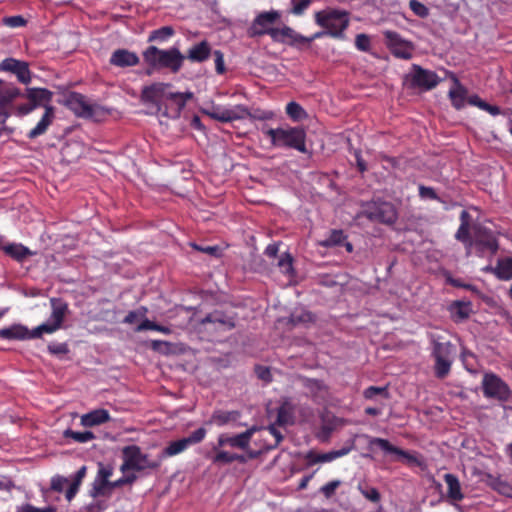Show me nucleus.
<instances>
[{"mask_svg":"<svg viewBox=\"0 0 512 512\" xmlns=\"http://www.w3.org/2000/svg\"><path fill=\"white\" fill-rule=\"evenodd\" d=\"M13 100L14 98H0V124H4L12 115L25 116L40 110L42 111L41 119L36 127L28 131L27 138L37 139L44 135L55 119L54 107L47 103L50 99L29 98V102L21 105L14 104Z\"/></svg>","mask_w":512,"mask_h":512,"instance_id":"1","label":"nucleus"},{"mask_svg":"<svg viewBox=\"0 0 512 512\" xmlns=\"http://www.w3.org/2000/svg\"><path fill=\"white\" fill-rule=\"evenodd\" d=\"M443 73L444 77H441L432 70L425 69L418 64H412L410 72L406 75V82L412 88H417L422 92L435 88L441 82H448L447 96H465L466 91L455 75L448 71H443Z\"/></svg>","mask_w":512,"mask_h":512,"instance_id":"2","label":"nucleus"},{"mask_svg":"<svg viewBox=\"0 0 512 512\" xmlns=\"http://www.w3.org/2000/svg\"><path fill=\"white\" fill-rule=\"evenodd\" d=\"M142 56L145 64L150 69H169L173 73L180 71L185 59V56L176 47L163 50L153 45L147 47Z\"/></svg>","mask_w":512,"mask_h":512,"instance_id":"3","label":"nucleus"},{"mask_svg":"<svg viewBox=\"0 0 512 512\" xmlns=\"http://www.w3.org/2000/svg\"><path fill=\"white\" fill-rule=\"evenodd\" d=\"M262 133L269 137L271 145L278 148L294 149L306 153V132L303 127H278L262 129Z\"/></svg>","mask_w":512,"mask_h":512,"instance_id":"4","label":"nucleus"},{"mask_svg":"<svg viewBox=\"0 0 512 512\" xmlns=\"http://www.w3.org/2000/svg\"><path fill=\"white\" fill-rule=\"evenodd\" d=\"M432 357L434 359V376L443 380L449 375L455 355V346L449 341H440L438 337L430 336Z\"/></svg>","mask_w":512,"mask_h":512,"instance_id":"5","label":"nucleus"},{"mask_svg":"<svg viewBox=\"0 0 512 512\" xmlns=\"http://www.w3.org/2000/svg\"><path fill=\"white\" fill-rule=\"evenodd\" d=\"M315 23L333 38H342L349 25V14L344 10L326 8L314 15Z\"/></svg>","mask_w":512,"mask_h":512,"instance_id":"6","label":"nucleus"},{"mask_svg":"<svg viewBox=\"0 0 512 512\" xmlns=\"http://www.w3.org/2000/svg\"><path fill=\"white\" fill-rule=\"evenodd\" d=\"M206 114L211 116L212 119H216L222 123H230L240 119L252 118V119H270L271 113L269 111H262L256 109L250 111L246 106L236 105L232 108H225L220 106H212L207 109Z\"/></svg>","mask_w":512,"mask_h":512,"instance_id":"7","label":"nucleus"},{"mask_svg":"<svg viewBox=\"0 0 512 512\" xmlns=\"http://www.w3.org/2000/svg\"><path fill=\"white\" fill-rule=\"evenodd\" d=\"M122 465L120 470L122 473L127 471L141 472L146 469L157 470L161 467V459L151 460L147 454H143L141 447L138 445H130L122 448Z\"/></svg>","mask_w":512,"mask_h":512,"instance_id":"8","label":"nucleus"},{"mask_svg":"<svg viewBox=\"0 0 512 512\" xmlns=\"http://www.w3.org/2000/svg\"><path fill=\"white\" fill-rule=\"evenodd\" d=\"M186 98H140L142 112L148 115L162 114L168 118H177L186 105Z\"/></svg>","mask_w":512,"mask_h":512,"instance_id":"9","label":"nucleus"},{"mask_svg":"<svg viewBox=\"0 0 512 512\" xmlns=\"http://www.w3.org/2000/svg\"><path fill=\"white\" fill-rule=\"evenodd\" d=\"M63 104L66 105L74 115L82 119L99 121L106 117L109 112L107 108L96 103H92L86 98H66L64 99Z\"/></svg>","mask_w":512,"mask_h":512,"instance_id":"10","label":"nucleus"},{"mask_svg":"<svg viewBox=\"0 0 512 512\" xmlns=\"http://www.w3.org/2000/svg\"><path fill=\"white\" fill-rule=\"evenodd\" d=\"M483 396L488 399H496L499 402H507L512 396V390L508 384L492 372L483 375Z\"/></svg>","mask_w":512,"mask_h":512,"instance_id":"11","label":"nucleus"},{"mask_svg":"<svg viewBox=\"0 0 512 512\" xmlns=\"http://www.w3.org/2000/svg\"><path fill=\"white\" fill-rule=\"evenodd\" d=\"M280 18L281 13L277 10L259 13L247 29V35L250 38L269 35L271 39H273L275 31L278 29L274 28L273 25L279 21Z\"/></svg>","mask_w":512,"mask_h":512,"instance_id":"12","label":"nucleus"},{"mask_svg":"<svg viewBox=\"0 0 512 512\" xmlns=\"http://www.w3.org/2000/svg\"><path fill=\"white\" fill-rule=\"evenodd\" d=\"M86 475L87 466H81V468L77 470L76 474L73 475L71 482H69L68 478L61 475L53 476L51 479V490L57 493H62L64 491V486L69 484L66 492H64V497H66L68 503H71L77 495Z\"/></svg>","mask_w":512,"mask_h":512,"instance_id":"13","label":"nucleus"},{"mask_svg":"<svg viewBox=\"0 0 512 512\" xmlns=\"http://www.w3.org/2000/svg\"><path fill=\"white\" fill-rule=\"evenodd\" d=\"M52 313L49 320L34 328L36 335L53 334L62 327L64 318L68 313V304L60 299H51Z\"/></svg>","mask_w":512,"mask_h":512,"instance_id":"14","label":"nucleus"},{"mask_svg":"<svg viewBox=\"0 0 512 512\" xmlns=\"http://www.w3.org/2000/svg\"><path fill=\"white\" fill-rule=\"evenodd\" d=\"M385 45L391 54L399 59L409 60L413 57L414 45L412 42L405 40L395 31H383Z\"/></svg>","mask_w":512,"mask_h":512,"instance_id":"15","label":"nucleus"},{"mask_svg":"<svg viewBox=\"0 0 512 512\" xmlns=\"http://www.w3.org/2000/svg\"><path fill=\"white\" fill-rule=\"evenodd\" d=\"M206 433V429L200 427L189 436L168 443L167 447L162 450L160 455L161 459L172 457L185 452L188 447L202 442L206 437Z\"/></svg>","mask_w":512,"mask_h":512,"instance_id":"16","label":"nucleus"},{"mask_svg":"<svg viewBox=\"0 0 512 512\" xmlns=\"http://www.w3.org/2000/svg\"><path fill=\"white\" fill-rule=\"evenodd\" d=\"M366 219L372 222L393 224L398 219L395 207L389 202L373 203L363 211Z\"/></svg>","mask_w":512,"mask_h":512,"instance_id":"17","label":"nucleus"},{"mask_svg":"<svg viewBox=\"0 0 512 512\" xmlns=\"http://www.w3.org/2000/svg\"><path fill=\"white\" fill-rule=\"evenodd\" d=\"M476 247L479 254L489 252L494 254L498 250V242L492 231L481 225L473 226L472 247Z\"/></svg>","mask_w":512,"mask_h":512,"instance_id":"18","label":"nucleus"},{"mask_svg":"<svg viewBox=\"0 0 512 512\" xmlns=\"http://www.w3.org/2000/svg\"><path fill=\"white\" fill-rule=\"evenodd\" d=\"M0 70L14 74L22 84L27 85L31 81V71L25 61L12 57L5 58L0 62Z\"/></svg>","mask_w":512,"mask_h":512,"instance_id":"19","label":"nucleus"},{"mask_svg":"<svg viewBox=\"0 0 512 512\" xmlns=\"http://www.w3.org/2000/svg\"><path fill=\"white\" fill-rule=\"evenodd\" d=\"M369 446H376L383 450L385 453L396 455L405 461H407L408 464L412 465H419V459L413 455L407 452L404 449H400L399 447L392 445L388 440L385 438H370L369 439Z\"/></svg>","mask_w":512,"mask_h":512,"instance_id":"20","label":"nucleus"},{"mask_svg":"<svg viewBox=\"0 0 512 512\" xmlns=\"http://www.w3.org/2000/svg\"><path fill=\"white\" fill-rule=\"evenodd\" d=\"M444 483L447 484V494L446 501L450 506L456 508L457 511L461 512L460 502L464 499L463 490H461V485L457 475L454 474H444L443 476Z\"/></svg>","mask_w":512,"mask_h":512,"instance_id":"21","label":"nucleus"},{"mask_svg":"<svg viewBox=\"0 0 512 512\" xmlns=\"http://www.w3.org/2000/svg\"><path fill=\"white\" fill-rule=\"evenodd\" d=\"M43 335H36L34 328L29 330L22 324H13L8 328L0 329V338L8 341H24L41 338Z\"/></svg>","mask_w":512,"mask_h":512,"instance_id":"22","label":"nucleus"},{"mask_svg":"<svg viewBox=\"0 0 512 512\" xmlns=\"http://www.w3.org/2000/svg\"><path fill=\"white\" fill-rule=\"evenodd\" d=\"M352 449V446H345L340 450H331L327 453H318L314 450H309L308 453L305 454L304 458L308 466H314L316 463H330L339 459L349 454Z\"/></svg>","mask_w":512,"mask_h":512,"instance_id":"23","label":"nucleus"},{"mask_svg":"<svg viewBox=\"0 0 512 512\" xmlns=\"http://www.w3.org/2000/svg\"><path fill=\"white\" fill-rule=\"evenodd\" d=\"M272 40L274 42L300 48L302 46H305L306 36L299 34L289 26H284L282 28H278L275 31Z\"/></svg>","mask_w":512,"mask_h":512,"instance_id":"24","label":"nucleus"},{"mask_svg":"<svg viewBox=\"0 0 512 512\" xmlns=\"http://www.w3.org/2000/svg\"><path fill=\"white\" fill-rule=\"evenodd\" d=\"M254 431L255 429L251 428L241 434H236L235 436L221 434L219 435V438H217V447L231 446L240 449H246L250 443Z\"/></svg>","mask_w":512,"mask_h":512,"instance_id":"25","label":"nucleus"},{"mask_svg":"<svg viewBox=\"0 0 512 512\" xmlns=\"http://www.w3.org/2000/svg\"><path fill=\"white\" fill-rule=\"evenodd\" d=\"M109 62L112 66L126 68L138 65L140 59L135 52L120 48L111 54Z\"/></svg>","mask_w":512,"mask_h":512,"instance_id":"26","label":"nucleus"},{"mask_svg":"<svg viewBox=\"0 0 512 512\" xmlns=\"http://www.w3.org/2000/svg\"><path fill=\"white\" fill-rule=\"evenodd\" d=\"M460 225L458 227L457 233H456V239L459 240L461 243H463L464 246H466L467 255L470 254V250L472 249V238L470 236V214L467 210H463L462 213H460L459 216Z\"/></svg>","mask_w":512,"mask_h":512,"instance_id":"27","label":"nucleus"},{"mask_svg":"<svg viewBox=\"0 0 512 512\" xmlns=\"http://www.w3.org/2000/svg\"><path fill=\"white\" fill-rule=\"evenodd\" d=\"M141 96H193L191 92H174L172 91V85L169 83H153L150 86H146Z\"/></svg>","mask_w":512,"mask_h":512,"instance_id":"28","label":"nucleus"},{"mask_svg":"<svg viewBox=\"0 0 512 512\" xmlns=\"http://www.w3.org/2000/svg\"><path fill=\"white\" fill-rule=\"evenodd\" d=\"M111 420V415L106 409H96L82 415L81 424L83 427H94Z\"/></svg>","mask_w":512,"mask_h":512,"instance_id":"29","label":"nucleus"},{"mask_svg":"<svg viewBox=\"0 0 512 512\" xmlns=\"http://www.w3.org/2000/svg\"><path fill=\"white\" fill-rule=\"evenodd\" d=\"M295 405L290 398H284L278 408V416H276V424L285 426L294 423Z\"/></svg>","mask_w":512,"mask_h":512,"instance_id":"30","label":"nucleus"},{"mask_svg":"<svg viewBox=\"0 0 512 512\" xmlns=\"http://www.w3.org/2000/svg\"><path fill=\"white\" fill-rule=\"evenodd\" d=\"M211 55V47L210 44L204 40L200 43L192 46L187 53V58L192 62H204Z\"/></svg>","mask_w":512,"mask_h":512,"instance_id":"31","label":"nucleus"},{"mask_svg":"<svg viewBox=\"0 0 512 512\" xmlns=\"http://www.w3.org/2000/svg\"><path fill=\"white\" fill-rule=\"evenodd\" d=\"M491 271L498 280L510 281L512 279V257L499 258Z\"/></svg>","mask_w":512,"mask_h":512,"instance_id":"32","label":"nucleus"},{"mask_svg":"<svg viewBox=\"0 0 512 512\" xmlns=\"http://www.w3.org/2000/svg\"><path fill=\"white\" fill-rule=\"evenodd\" d=\"M4 254L12 257L14 261L23 262L29 256H32V251L20 243H9L3 247Z\"/></svg>","mask_w":512,"mask_h":512,"instance_id":"33","label":"nucleus"},{"mask_svg":"<svg viewBox=\"0 0 512 512\" xmlns=\"http://www.w3.org/2000/svg\"><path fill=\"white\" fill-rule=\"evenodd\" d=\"M449 313L455 321H464L472 313V304L464 301H454L449 305Z\"/></svg>","mask_w":512,"mask_h":512,"instance_id":"34","label":"nucleus"},{"mask_svg":"<svg viewBox=\"0 0 512 512\" xmlns=\"http://www.w3.org/2000/svg\"><path fill=\"white\" fill-rule=\"evenodd\" d=\"M201 324L217 325L219 328H222V330H232L235 327L233 320L225 317V315L220 312H213L206 315L205 318L201 320Z\"/></svg>","mask_w":512,"mask_h":512,"instance_id":"35","label":"nucleus"},{"mask_svg":"<svg viewBox=\"0 0 512 512\" xmlns=\"http://www.w3.org/2000/svg\"><path fill=\"white\" fill-rule=\"evenodd\" d=\"M116 488L112 486V482L109 480H98L94 479L92 483V488L90 490V496L93 499H97L100 497H110L112 491Z\"/></svg>","mask_w":512,"mask_h":512,"instance_id":"36","label":"nucleus"},{"mask_svg":"<svg viewBox=\"0 0 512 512\" xmlns=\"http://www.w3.org/2000/svg\"><path fill=\"white\" fill-rule=\"evenodd\" d=\"M239 417L240 413L235 410H216L211 414L209 423H215L216 426L222 427L227 423L235 422Z\"/></svg>","mask_w":512,"mask_h":512,"instance_id":"37","label":"nucleus"},{"mask_svg":"<svg viewBox=\"0 0 512 512\" xmlns=\"http://www.w3.org/2000/svg\"><path fill=\"white\" fill-rule=\"evenodd\" d=\"M214 464H229L235 461L245 463V458L240 454H232L225 450H219L211 458Z\"/></svg>","mask_w":512,"mask_h":512,"instance_id":"38","label":"nucleus"},{"mask_svg":"<svg viewBox=\"0 0 512 512\" xmlns=\"http://www.w3.org/2000/svg\"><path fill=\"white\" fill-rule=\"evenodd\" d=\"M174 34L175 30L172 26H163L150 32L148 42L164 43L174 36Z\"/></svg>","mask_w":512,"mask_h":512,"instance_id":"39","label":"nucleus"},{"mask_svg":"<svg viewBox=\"0 0 512 512\" xmlns=\"http://www.w3.org/2000/svg\"><path fill=\"white\" fill-rule=\"evenodd\" d=\"M63 437L66 439H70L76 443H88L95 438L94 434L89 430L81 432L74 431L71 429L64 430Z\"/></svg>","mask_w":512,"mask_h":512,"instance_id":"40","label":"nucleus"},{"mask_svg":"<svg viewBox=\"0 0 512 512\" xmlns=\"http://www.w3.org/2000/svg\"><path fill=\"white\" fill-rule=\"evenodd\" d=\"M468 105L486 111L491 116H498L500 114L498 106L489 104L482 98H468Z\"/></svg>","mask_w":512,"mask_h":512,"instance_id":"41","label":"nucleus"},{"mask_svg":"<svg viewBox=\"0 0 512 512\" xmlns=\"http://www.w3.org/2000/svg\"><path fill=\"white\" fill-rule=\"evenodd\" d=\"M346 236L343 230L334 229L331 230L329 237L321 241V246L323 247H334V246H342Z\"/></svg>","mask_w":512,"mask_h":512,"instance_id":"42","label":"nucleus"},{"mask_svg":"<svg viewBox=\"0 0 512 512\" xmlns=\"http://www.w3.org/2000/svg\"><path fill=\"white\" fill-rule=\"evenodd\" d=\"M358 491L360 494L363 495V497L372 503H379L380 502V493L379 490L373 486H370L368 484H359Z\"/></svg>","mask_w":512,"mask_h":512,"instance_id":"43","label":"nucleus"},{"mask_svg":"<svg viewBox=\"0 0 512 512\" xmlns=\"http://www.w3.org/2000/svg\"><path fill=\"white\" fill-rule=\"evenodd\" d=\"M286 114L294 121H301L307 117L304 108L295 102H290L286 105Z\"/></svg>","mask_w":512,"mask_h":512,"instance_id":"44","label":"nucleus"},{"mask_svg":"<svg viewBox=\"0 0 512 512\" xmlns=\"http://www.w3.org/2000/svg\"><path fill=\"white\" fill-rule=\"evenodd\" d=\"M278 266L282 274L293 277L294 276V267L292 266V257L290 253H285L281 255Z\"/></svg>","mask_w":512,"mask_h":512,"instance_id":"45","label":"nucleus"},{"mask_svg":"<svg viewBox=\"0 0 512 512\" xmlns=\"http://www.w3.org/2000/svg\"><path fill=\"white\" fill-rule=\"evenodd\" d=\"M363 396L366 399H374L376 396H382L384 398L389 397L388 389L386 387H366L363 392Z\"/></svg>","mask_w":512,"mask_h":512,"instance_id":"46","label":"nucleus"},{"mask_svg":"<svg viewBox=\"0 0 512 512\" xmlns=\"http://www.w3.org/2000/svg\"><path fill=\"white\" fill-rule=\"evenodd\" d=\"M16 512H57V508L52 505L37 508L34 505L27 503L17 506Z\"/></svg>","mask_w":512,"mask_h":512,"instance_id":"47","label":"nucleus"},{"mask_svg":"<svg viewBox=\"0 0 512 512\" xmlns=\"http://www.w3.org/2000/svg\"><path fill=\"white\" fill-rule=\"evenodd\" d=\"M341 485L339 480H333L320 487V493L324 495L325 499H329L335 495L336 489Z\"/></svg>","mask_w":512,"mask_h":512,"instance_id":"48","label":"nucleus"},{"mask_svg":"<svg viewBox=\"0 0 512 512\" xmlns=\"http://www.w3.org/2000/svg\"><path fill=\"white\" fill-rule=\"evenodd\" d=\"M409 7L418 17L425 18L429 15V9L418 0H411L409 2Z\"/></svg>","mask_w":512,"mask_h":512,"instance_id":"49","label":"nucleus"},{"mask_svg":"<svg viewBox=\"0 0 512 512\" xmlns=\"http://www.w3.org/2000/svg\"><path fill=\"white\" fill-rule=\"evenodd\" d=\"M4 25L11 28L23 27L26 25L27 21L21 15L9 16L3 18Z\"/></svg>","mask_w":512,"mask_h":512,"instance_id":"50","label":"nucleus"},{"mask_svg":"<svg viewBox=\"0 0 512 512\" xmlns=\"http://www.w3.org/2000/svg\"><path fill=\"white\" fill-rule=\"evenodd\" d=\"M48 352L54 356H62L69 353V348L66 343H52L48 345Z\"/></svg>","mask_w":512,"mask_h":512,"instance_id":"51","label":"nucleus"},{"mask_svg":"<svg viewBox=\"0 0 512 512\" xmlns=\"http://www.w3.org/2000/svg\"><path fill=\"white\" fill-rule=\"evenodd\" d=\"M370 38L366 34H358L355 39V45L358 50L367 52L370 49Z\"/></svg>","mask_w":512,"mask_h":512,"instance_id":"52","label":"nucleus"},{"mask_svg":"<svg viewBox=\"0 0 512 512\" xmlns=\"http://www.w3.org/2000/svg\"><path fill=\"white\" fill-rule=\"evenodd\" d=\"M214 62H215V70L218 74H224L226 71L224 64V55L220 50H215L213 52Z\"/></svg>","mask_w":512,"mask_h":512,"instance_id":"53","label":"nucleus"},{"mask_svg":"<svg viewBox=\"0 0 512 512\" xmlns=\"http://www.w3.org/2000/svg\"><path fill=\"white\" fill-rule=\"evenodd\" d=\"M113 474L112 466H104L102 463H98V471L96 478L98 480H109Z\"/></svg>","mask_w":512,"mask_h":512,"instance_id":"54","label":"nucleus"},{"mask_svg":"<svg viewBox=\"0 0 512 512\" xmlns=\"http://www.w3.org/2000/svg\"><path fill=\"white\" fill-rule=\"evenodd\" d=\"M0 96H23L21 92L14 87H10L6 82L0 79Z\"/></svg>","mask_w":512,"mask_h":512,"instance_id":"55","label":"nucleus"},{"mask_svg":"<svg viewBox=\"0 0 512 512\" xmlns=\"http://www.w3.org/2000/svg\"><path fill=\"white\" fill-rule=\"evenodd\" d=\"M418 190L422 199L439 200L438 194L431 187L420 185Z\"/></svg>","mask_w":512,"mask_h":512,"instance_id":"56","label":"nucleus"},{"mask_svg":"<svg viewBox=\"0 0 512 512\" xmlns=\"http://www.w3.org/2000/svg\"><path fill=\"white\" fill-rule=\"evenodd\" d=\"M137 480L136 474H127L126 476H123L121 478H118L114 482H112V487L118 488L125 485H131L135 483Z\"/></svg>","mask_w":512,"mask_h":512,"instance_id":"57","label":"nucleus"},{"mask_svg":"<svg viewBox=\"0 0 512 512\" xmlns=\"http://www.w3.org/2000/svg\"><path fill=\"white\" fill-rule=\"evenodd\" d=\"M147 313V308L142 307L141 312L131 311L127 313L125 319H123V323L132 325L134 324L139 317H143Z\"/></svg>","mask_w":512,"mask_h":512,"instance_id":"58","label":"nucleus"},{"mask_svg":"<svg viewBox=\"0 0 512 512\" xmlns=\"http://www.w3.org/2000/svg\"><path fill=\"white\" fill-rule=\"evenodd\" d=\"M311 0H298L294 3L292 13L295 15H302L304 11L309 7Z\"/></svg>","mask_w":512,"mask_h":512,"instance_id":"59","label":"nucleus"},{"mask_svg":"<svg viewBox=\"0 0 512 512\" xmlns=\"http://www.w3.org/2000/svg\"><path fill=\"white\" fill-rule=\"evenodd\" d=\"M268 430H269L270 434L272 436H274V438H275L274 444L268 446V450H271V449H274L277 446H279V444L282 440V434H281L280 430L278 428H276V426L274 424L270 425L268 427Z\"/></svg>","mask_w":512,"mask_h":512,"instance_id":"60","label":"nucleus"},{"mask_svg":"<svg viewBox=\"0 0 512 512\" xmlns=\"http://www.w3.org/2000/svg\"><path fill=\"white\" fill-rule=\"evenodd\" d=\"M312 320V315L310 312H303L300 315H296L295 313L291 314L290 321L293 324L309 322Z\"/></svg>","mask_w":512,"mask_h":512,"instance_id":"61","label":"nucleus"},{"mask_svg":"<svg viewBox=\"0 0 512 512\" xmlns=\"http://www.w3.org/2000/svg\"><path fill=\"white\" fill-rule=\"evenodd\" d=\"M256 376L259 377V379L270 382L271 381V372L269 368L262 367V366H256L255 367Z\"/></svg>","mask_w":512,"mask_h":512,"instance_id":"62","label":"nucleus"},{"mask_svg":"<svg viewBox=\"0 0 512 512\" xmlns=\"http://www.w3.org/2000/svg\"><path fill=\"white\" fill-rule=\"evenodd\" d=\"M264 254L268 258H276L277 254H279V243L274 242L267 245Z\"/></svg>","mask_w":512,"mask_h":512,"instance_id":"63","label":"nucleus"},{"mask_svg":"<svg viewBox=\"0 0 512 512\" xmlns=\"http://www.w3.org/2000/svg\"><path fill=\"white\" fill-rule=\"evenodd\" d=\"M192 247L195 248V250H199L202 253H205V254H208V255H212V256H215L217 254V252H218V247L217 246H205V247H202V246H199L197 244H192Z\"/></svg>","mask_w":512,"mask_h":512,"instance_id":"64","label":"nucleus"}]
</instances>
